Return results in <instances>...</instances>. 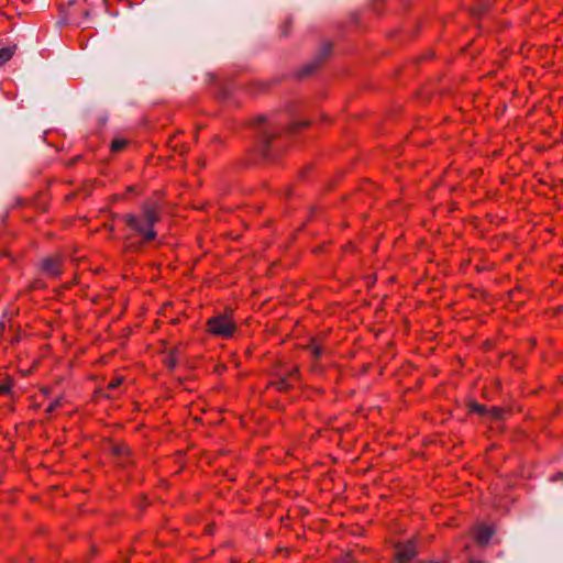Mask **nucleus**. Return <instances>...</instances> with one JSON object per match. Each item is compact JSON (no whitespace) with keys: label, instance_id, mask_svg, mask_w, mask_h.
I'll list each match as a JSON object with an SVG mask.
<instances>
[{"label":"nucleus","instance_id":"4","mask_svg":"<svg viewBox=\"0 0 563 563\" xmlns=\"http://www.w3.org/2000/svg\"><path fill=\"white\" fill-rule=\"evenodd\" d=\"M494 533V529L489 526H481L477 528L475 538L477 542L485 544L487 543Z\"/></svg>","mask_w":563,"mask_h":563},{"label":"nucleus","instance_id":"10","mask_svg":"<svg viewBox=\"0 0 563 563\" xmlns=\"http://www.w3.org/2000/svg\"><path fill=\"white\" fill-rule=\"evenodd\" d=\"M60 406H62V398H57V399H55L54 401H52V402L48 405V407H47L46 411H47V412H53L55 409H57V408H58V407H60Z\"/></svg>","mask_w":563,"mask_h":563},{"label":"nucleus","instance_id":"7","mask_svg":"<svg viewBox=\"0 0 563 563\" xmlns=\"http://www.w3.org/2000/svg\"><path fill=\"white\" fill-rule=\"evenodd\" d=\"M504 410L498 408V407H492V408H488V413L487 416H490L493 417L494 419L496 420H499L504 417Z\"/></svg>","mask_w":563,"mask_h":563},{"label":"nucleus","instance_id":"13","mask_svg":"<svg viewBox=\"0 0 563 563\" xmlns=\"http://www.w3.org/2000/svg\"><path fill=\"white\" fill-rule=\"evenodd\" d=\"M122 384V378L121 377H117L115 379L111 380L108 385V387L110 389H114L117 388L118 386H120Z\"/></svg>","mask_w":563,"mask_h":563},{"label":"nucleus","instance_id":"1","mask_svg":"<svg viewBox=\"0 0 563 563\" xmlns=\"http://www.w3.org/2000/svg\"><path fill=\"white\" fill-rule=\"evenodd\" d=\"M158 220V207L154 202H147L142 207L141 218L134 214L124 216L125 223L147 241L156 238V232L153 227Z\"/></svg>","mask_w":563,"mask_h":563},{"label":"nucleus","instance_id":"5","mask_svg":"<svg viewBox=\"0 0 563 563\" xmlns=\"http://www.w3.org/2000/svg\"><path fill=\"white\" fill-rule=\"evenodd\" d=\"M43 269L49 276H57L60 273L59 261L57 258H46L43 262Z\"/></svg>","mask_w":563,"mask_h":563},{"label":"nucleus","instance_id":"14","mask_svg":"<svg viewBox=\"0 0 563 563\" xmlns=\"http://www.w3.org/2000/svg\"><path fill=\"white\" fill-rule=\"evenodd\" d=\"M10 390V385L9 384H0V395H4V394H8Z\"/></svg>","mask_w":563,"mask_h":563},{"label":"nucleus","instance_id":"17","mask_svg":"<svg viewBox=\"0 0 563 563\" xmlns=\"http://www.w3.org/2000/svg\"><path fill=\"white\" fill-rule=\"evenodd\" d=\"M265 120H266V118H265L264 115H260V117H257V122H258V123H262V122H264Z\"/></svg>","mask_w":563,"mask_h":563},{"label":"nucleus","instance_id":"2","mask_svg":"<svg viewBox=\"0 0 563 563\" xmlns=\"http://www.w3.org/2000/svg\"><path fill=\"white\" fill-rule=\"evenodd\" d=\"M208 331L220 338H230L235 331V323L224 314L216 316L207 322Z\"/></svg>","mask_w":563,"mask_h":563},{"label":"nucleus","instance_id":"6","mask_svg":"<svg viewBox=\"0 0 563 563\" xmlns=\"http://www.w3.org/2000/svg\"><path fill=\"white\" fill-rule=\"evenodd\" d=\"M14 54V47L0 48V67L4 65Z\"/></svg>","mask_w":563,"mask_h":563},{"label":"nucleus","instance_id":"16","mask_svg":"<svg viewBox=\"0 0 563 563\" xmlns=\"http://www.w3.org/2000/svg\"><path fill=\"white\" fill-rule=\"evenodd\" d=\"M167 365H168L169 367H174V366L176 365V361H175L173 357H170V358H168V361H167Z\"/></svg>","mask_w":563,"mask_h":563},{"label":"nucleus","instance_id":"15","mask_svg":"<svg viewBox=\"0 0 563 563\" xmlns=\"http://www.w3.org/2000/svg\"><path fill=\"white\" fill-rule=\"evenodd\" d=\"M128 452V449L125 446H118L115 448V453L118 454H123V453H126Z\"/></svg>","mask_w":563,"mask_h":563},{"label":"nucleus","instance_id":"3","mask_svg":"<svg viewBox=\"0 0 563 563\" xmlns=\"http://www.w3.org/2000/svg\"><path fill=\"white\" fill-rule=\"evenodd\" d=\"M395 555L398 563H409L411 559L416 555V547L412 542L398 544L396 548Z\"/></svg>","mask_w":563,"mask_h":563},{"label":"nucleus","instance_id":"12","mask_svg":"<svg viewBox=\"0 0 563 563\" xmlns=\"http://www.w3.org/2000/svg\"><path fill=\"white\" fill-rule=\"evenodd\" d=\"M310 349H311V351H312V354H313L316 357L320 356V355H321V353H322V349H321V346H320V345H318V344H317V342H314V341L310 344Z\"/></svg>","mask_w":563,"mask_h":563},{"label":"nucleus","instance_id":"11","mask_svg":"<svg viewBox=\"0 0 563 563\" xmlns=\"http://www.w3.org/2000/svg\"><path fill=\"white\" fill-rule=\"evenodd\" d=\"M276 386L280 390H285L290 386L289 378H282L279 382L276 383Z\"/></svg>","mask_w":563,"mask_h":563},{"label":"nucleus","instance_id":"8","mask_svg":"<svg viewBox=\"0 0 563 563\" xmlns=\"http://www.w3.org/2000/svg\"><path fill=\"white\" fill-rule=\"evenodd\" d=\"M470 408L472 411L478 412L479 415H483V416H486L488 413V408H486L483 405H478V404L474 402V404L470 405Z\"/></svg>","mask_w":563,"mask_h":563},{"label":"nucleus","instance_id":"9","mask_svg":"<svg viewBox=\"0 0 563 563\" xmlns=\"http://www.w3.org/2000/svg\"><path fill=\"white\" fill-rule=\"evenodd\" d=\"M124 146H125L124 140L117 139V140H113L111 143V150L113 152L121 151Z\"/></svg>","mask_w":563,"mask_h":563}]
</instances>
